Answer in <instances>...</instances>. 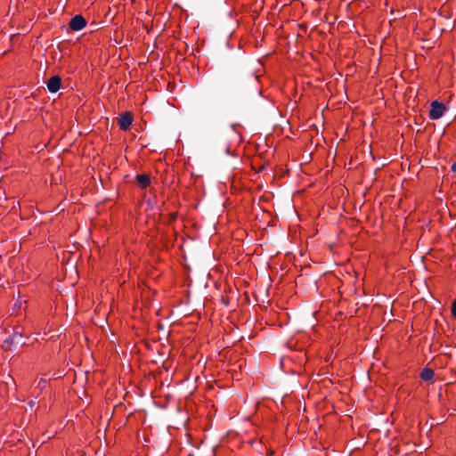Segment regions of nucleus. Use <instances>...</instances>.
<instances>
[{
	"mask_svg": "<svg viewBox=\"0 0 456 456\" xmlns=\"http://www.w3.org/2000/svg\"><path fill=\"white\" fill-rule=\"evenodd\" d=\"M445 110V106L444 103L439 102L437 101H434L431 103L430 110H429V118L431 119H438L440 118Z\"/></svg>",
	"mask_w": 456,
	"mask_h": 456,
	"instance_id": "7ed1b4c3",
	"label": "nucleus"
},
{
	"mask_svg": "<svg viewBox=\"0 0 456 456\" xmlns=\"http://www.w3.org/2000/svg\"><path fill=\"white\" fill-rule=\"evenodd\" d=\"M45 380L41 379L40 381H39V384H38L39 387H43L45 386Z\"/></svg>",
	"mask_w": 456,
	"mask_h": 456,
	"instance_id": "9d476101",
	"label": "nucleus"
},
{
	"mask_svg": "<svg viewBox=\"0 0 456 456\" xmlns=\"http://www.w3.org/2000/svg\"><path fill=\"white\" fill-rule=\"evenodd\" d=\"M452 171L456 173V162L452 164Z\"/></svg>",
	"mask_w": 456,
	"mask_h": 456,
	"instance_id": "f8f14e48",
	"label": "nucleus"
},
{
	"mask_svg": "<svg viewBox=\"0 0 456 456\" xmlns=\"http://www.w3.org/2000/svg\"><path fill=\"white\" fill-rule=\"evenodd\" d=\"M28 404H29L30 408H32L35 405V402L34 401H30L28 403Z\"/></svg>",
	"mask_w": 456,
	"mask_h": 456,
	"instance_id": "ddd939ff",
	"label": "nucleus"
},
{
	"mask_svg": "<svg viewBox=\"0 0 456 456\" xmlns=\"http://www.w3.org/2000/svg\"><path fill=\"white\" fill-rule=\"evenodd\" d=\"M133 122V115L130 112H125L118 118V126L120 129L126 131L130 128Z\"/></svg>",
	"mask_w": 456,
	"mask_h": 456,
	"instance_id": "39448f33",
	"label": "nucleus"
},
{
	"mask_svg": "<svg viewBox=\"0 0 456 456\" xmlns=\"http://www.w3.org/2000/svg\"><path fill=\"white\" fill-rule=\"evenodd\" d=\"M435 372L430 368H424L422 371L420 372V378L424 381H432L434 378Z\"/></svg>",
	"mask_w": 456,
	"mask_h": 456,
	"instance_id": "6e6552de",
	"label": "nucleus"
},
{
	"mask_svg": "<svg viewBox=\"0 0 456 456\" xmlns=\"http://www.w3.org/2000/svg\"><path fill=\"white\" fill-rule=\"evenodd\" d=\"M245 80L246 79L240 73H232L227 77L225 80V87L230 91H236L244 85Z\"/></svg>",
	"mask_w": 456,
	"mask_h": 456,
	"instance_id": "f257e3e1",
	"label": "nucleus"
},
{
	"mask_svg": "<svg viewBox=\"0 0 456 456\" xmlns=\"http://www.w3.org/2000/svg\"><path fill=\"white\" fill-rule=\"evenodd\" d=\"M86 26V20L80 14L76 15L69 21V28L74 31H79V30L83 29Z\"/></svg>",
	"mask_w": 456,
	"mask_h": 456,
	"instance_id": "20e7f679",
	"label": "nucleus"
},
{
	"mask_svg": "<svg viewBox=\"0 0 456 456\" xmlns=\"http://www.w3.org/2000/svg\"><path fill=\"white\" fill-rule=\"evenodd\" d=\"M135 180H136L137 184L141 188H146L151 183L150 176L146 174H142V175H136Z\"/></svg>",
	"mask_w": 456,
	"mask_h": 456,
	"instance_id": "0eeeda50",
	"label": "nucleus"
},
{
	"mask_svg": "<svg viewBox=\"0 0 456 456\" xmlns=\"http://www.w3.org/2000/svg\"><path fill=\"white\" fill-rule=\"evenodd\" d=\"M452 314L456 317V299L452 303Z\"/></svg>",
	"mask_w": 456,
	"mask_h": 456,
	"instance_id": "1a4fd4ad",
	"label": "nucleus"
},
{
	"mask_svg": "<svg viewBox=\"0 0 456 456\" xmlns=\"http://www.w3.org/2000/svg\"><path fill=\"white\" fill-rule=\"evenodd\" d=\"M21 338L22 333L18 330H14L12 334L4 339L2 346L6 350H12V346L13 345L20 344L21 342Z\"/></svg>",
	"mask_w": 456,
	"mask_h": 456,
	"instance_id": "f03ea898",
	"label": "nucleus"
},
{
	"mask_svg": "<svg viewBox=\"0 0 456 456\" xmlns=\"http://www.w3.org/2000/svg\"><path fill=\"white\" fill-rule=\"evenodd\" d=\"M61 78L59 76L52 77L46 83L47 88L51 93H56L61 88Z\"/></svg>",
	"mask_w": 456,
	"mask_h": 456,
	"instance_id": "423d86ee",
	"label": "nucleus"
},
{
	"mask_svg": "<svg viewBox=\"0 0 456 456\" xmlns=\"http://www.w3.org/2000/svg\"><path fill=\"white\" fill-rule=\"evenodd\" d=\"M248 78L250 80H256V77H254V75L252 73L248 75Z\"/></svg>",
	"mask_w": 456,
	"mask_h": 456,
	"instance_id": "9b49d317",
	"label": "nucleus"
}]
</instances>
